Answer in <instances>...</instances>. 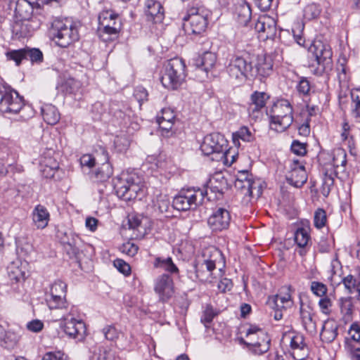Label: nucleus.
<instances>
[{
    "label": "nucleus",
    "mask_w": 360,
    "mask_h": 360,
    "mask_svg": "<svg viewBox=\"0 0 360 360\" xmlns=\"http://www.w3.org/2000/svg\"><path fill=\"white\" fill-rule=\"evenodd\" d=\"M272 70V65L264 63L259 65L254 68L252 63L240 56H232L226 65V71L229 76L240 81H244L246 79H251L257 74L262 77L269 75Z\"/></svg>",
    "instance_id": "nucleus-1"
},
{
    "label": "nucleus",
    "mask_w": 360,
    "mask_h": 360,
    "mask_svg": "<svg viewBox=\"0 0 360 360\" xmlns=\"http://www.w3.org/2000/svg\"><path fill=\"white\" fill-rule=\"evenodd\" d=\"M63 89L68 94H76L81 88L79 81L74 78H68L63 85Z\"/></svg>",
    "instance_id": "nucleus-48"
},
{
    "label": "nucleus",
    "mask_w": 360,
    "mask_h": 360,
    "mask_svg": "<svg viewBox=\"0 0 360 360\" xmlns=\"http://www.w3.org/2000/svg\"><path fill=\"white\" fill-rule=\"evenodd\" d=\"M295 241L300 248H304L307 245L310 236L308 229L304 227L298 228L295 233Z\"/></svg>",
    "instance_id": "nucleus-34"
},
{
    "label": "nucleus",
    "mask_w": 360,
    "mask_h": 360,
    "mask_svg": "<svg viewBox=\"0 0 360 360\" xmlns=\"http://www.w3.org/2000/svg\"><path fill=\"white\" fill-rule=\"evenodd\" d=\"M154 206L162 213L168 212L170 207V201L165 195H160L157 197Z\"/></svg>",
    "instance_id": "nucleus-50"
},
{
    "label": "nucleus",
    "mask_w": 360,
    "mask_h": 360,
    "mask_svg": "<svg viewBox=\"0 0 360 360\" xmlns=\"http://www.w3.org/2000/svg\"><path fill=\"white\" fill-rule=\"evenodd\" d=\"M172 206L179 211H186L192 209L189 203L186 202L181 193L174 198Z\"/></svg>",
    "instance_id": "nucleus-53"
},
{
    "label": "nucleus",
    "mask_w": 360,
    "mask_h": 360,
    "mask_svg": "<svg viewBox=\"0 0 360 360\" xmlns=\"http://www.w3.org/2000/svg\"><path fill=\"white\" fill-rule=\"evenodd\" d=\"M236 187L240 188L245 195L258 198L262 193V186L260 179L253 178L248 171H240L236 177Z\"/></svg>",
    "instance_id": "nucleus-12"
},
{
    "label": "nucleus",
    "mask_w": 360,
    "mask_h": 360,
    "mask_svg": "<svg viewBox=\"0 0 360 360\" xmlns=\"http://www.w3.org/2000/svg\"><path fill=\"white\" fill-rule=\"evenodd\" d=\"M18 341L19 336L15 333L5 330L0 345L6 349H11L17 345Z\"/></svg>",
    "instance_id": "nucleus-32"
},
{
    "label": "nucleus",
    "mask_w": 360,
    "mask_h": 360,
    "mask_svg": "<svg viewBox=\"0 0 360 360\" xmlns=\"http://www.w3.org/2000/svg\"><path fill=\"white\" fill-rule=\"evenodd\" d=\"M321 12L320 6L316 4H310L304 9V18L307 20L317 18Z\"/></svg>",
    "instance_id": "nucleus-41"
},
{
    "label": "nucleus",
    "mask_w": 360,
    "mask_h": 360,
    "mask_svg": "<svg viewBox=\"0 0 360 360\" xmlns=\"http://www.w3.org/2000/svg\"><path fill=\"white\" fill-rule=\"evenodd\" d=\"M176 121V115L173 110L170 108H163L161 111V115L158 116L157 122L162 131V135L169 136L172 134V127Z\"/></svg>",
    "instance_id": "nucleus-20"
},
{
    "label": "nucleus",
    "mask_w": 360,
    "mask_h": 360,
    "mask_svg": "<svg viewBox=\"0 0 360 360\" xmlns=\"http://www.w3.org/2000/svg\"><path fill=\"white\" fill-rule=\"evenodd\" d=\"M101 157H102V154H98V153L96 158L93 157L90 154L83 155L80 158L81 165L83 167L85 166L89 168H91L95 165L96 161L98 162V160H100Z\"/></svg>",
    "instance_id": "nucleus-55"
},
{
    "label": "nucleus",
    "mask_w": 360,
    "mask_h": 360,
    "mask_svg": "<svg viewBox=\"0 0 360 360\" xmlns=\"http://www.w3.org/2000/svg\"><path fill=\"white\" fill-rule=\"evenodd\" d=\"M226 184L225 179L220 174H218L210 179L207 187L205 190L207 191V188H210L213 193L221 194Z\"/></svg>",
    "instance_id": "nucleus-31"
},
{
    "label": "nucleus",
    "mask_w": 360,
    "mask_h": 360,
    "mask_svg": "<svg viewBox=\"0 0 360 360\" xmlns=\"http://www.w3.org/2000/svg\"><path fill=\"white\" fill-rule=\"evenodd\" d=\"M262 110L263 108H259V106L254 105L249 103L248 107V112L250 117H251L254 120H257L260 119L262 117Z\"/></svg>",
    "instance_id": "nucleus-64"
},
{
    "label": "nucleus",
    "mask_w": 360,
    "mask_h": 360,
    "mask_svg": "<svg viewBox=\"0 0 360 360\" xmlns=\"http://www.w3.org/2000/svg\"><path fill=\"white\" fill-rule=\"evenodd\" d=\"M232 140L235 146H240V140L245 142H251L255 140L254 133L247 127L243 126L232 134Z\"/></svg>",
    "instance_id": "nucleus-28"
},
{
    "label": "nucleus",
    "mask_w": 360,
    "mask_h": 360,
    "mask_svg": "<svg viewBox=\"0 0 360 360\" xmlns=\"http://www.w3.org/2000/svg\"><path fill=\"white\" fill-rule=\"evenodd\" d=\"M333 52L328 44L314 41L308 49V66L315 75H322L333 67Z\"/></svg>",
    "instance_id": "nucleus-2"
},
{
    "label": "nucleus",
    "mask_w": 360,
    "mask_h": 360,
    "mask_svg": "<svg viewBox=\"0 0 360 360\" xmlns=\"http://www.w3.org/2000/svg\"><path fill=\"white\" fill-rule=\"evenodd\" d=\"M255 30L259 33V37L263 39H272L276 34V24L273 18L262 16L255 22Z\"/></svg>",
    "instance_id": "nucleus-19"
},
{
    "label": "nucleus",
    "mask_w": 360,
    "mask_h": 360,
    "mask_svg": "<svg viewBox=\"0 0 360 360\" xmlns=\"http://www.w3.org/2000/svg\"><path fill=\"white\" fill-rule=\"evenodd\" d=\"M186 65L179 58H174L167 61L160 77L162 86L168 89H177L186 77Z\"/></svg>",
    "instance_id": "nucleus-6"
},
{
    "label": "nucleus",
    "mask_w": 360,
    "mask_h": 360,
    "mask_svg": "<svg viewBox=\"0 0 360 360\" xmlns=\"http://www.w3.org/2000/svg\"><path fill=\"white\" fill-rule=\"evenodd\" d=\"M53 150H49L47 154L43 155L39 161V167L51 166V167H59L58 161L51 156Z\"/></svg>",
    "instance_id": "nucleus-54"
},
{
    "label": "nucleus",
    "mask_w": 360,
    "mask_h": 360,
    "mask_svg": "<svg viewBox=\"0 0 360 360\" xmlns=\"http://www.w3.org/2000/svg\"><path fill=\"white\" fill-rule=\"evenodd\" d=\"M338 325L334 320H327L324 322L320 338L323 342L330 343L338 335Z\"/></svg>",
    "instance_id": "nucleus-25"
},
{
    "label": "nucleus",
    "mask_w": 360,
    "mask_h": 360,
    "mask_svg": "<svg viewBox=\"0 0 360 360\" xmlns=\"http://www.w3.org/2000/svg\"><path fill=\"white\" fill-rule=\"evenodd\" d=\"M98 33L104 41L112 39L111 36H116L121 29V23L117 14L112 11H103L98 15Z\"/></svg>",
    "instance_id": "nucleus-10"
},
{
    "label": "nucleus",
    "mask_w": 360,
    "mask_h": 360,
    "mask_svg": "<svg viewBox=\"0 0 360 360\" xmlns=\"http://www.w3.org/2000/svg\"><path fill=\"white\" fill-rule=\"evenodd\" d=\"M154 291L160 302H168L175 292L172 274H163L158 276L154 281Z\"/></svg>",
    "instance_id": "nucleus-14"
},
{
    "label": "nucleus",
    "mask_w": 360,
    "mask_h": 360,
    "mask_svg": "<svg viewBox=\"0 0 360 360\" xmlns=\"http://www.w3.org/2000/svg\"><path fill=\"white\" fill-rule=\"evenodd\" d=\"M44 120L51 125L56 124L60 120V113L57 108L51 104H44L41 107Z\"/></svg>",
    "instance_id": "nucleus-29"
},
{
    "label": "nucleus",
    "mask_w": 360,
    "mask_h": 360,
    "mask_svg": "<svg viewBox=\"0 0 360 360\" xmlns=\"http://www.w3.org/2000/svg\"><path fill=\"white\" fill-rule=\"evenodd\" d=\"M100 151L101 152L102 157L98 162H103L99 167L96 169L94 173L95 179L98 181H105L108 180L113 174V169L111 164L109 162L108 153L107 150L101 147Z\"/></svg>",
    "instance_id": "nucleus-21"
},
{
    "label": "nucleus",
    "mask_w": 360,
    "mask_h": 360,
    "mask_svg": "<svg viewBox=\"0 0 360 360\" xmlns=\"http://www.w3.org/2000/svg\"><path fill=\"white\" fill-rule=\"evenodd\" d=\"M25 60H29L32 63L39 64L43 62L42 52L37 48H25Z\"/></svg>",
    "instance_id": "nucleus-39"
},
{
    "label": "nucleus",
    "mask_w": 360,
    "mask_h": 360,
    "mask_svg": "<svg viewBox=\"0 0 360 360\" xmlns=\"http://www.w3.org/2000/svg\"><path fill=\"white\" fill-rule=\"evenodd\" d=\"M103 333L106 340L114 341L119 337V333L115 326L110 325L103 328Z\"/></svg>",
    "instance_id": "nucleus-60"
},
{
    "label": "nucleus",
    "mask_w": 360,
    "mask_h": 360,
    "mask_svg": "<svg viewBox=\"0 0 360 360\" xmlns=\"http://www.w3.org/2000/svg\"><path fill=\"white\" fill-rule=\"evenodd\" d=\"M143 219L141 215H129L128 218L129 229L139 231V229L142 227Z\"/></svg>",
    "instance_id": "nucleus-63"
},
{
    "label": "nucleus",
    "mask_w": 360,
    "mask_h": 360,
    "mask_svg": "<svg viewBox=\"0 0 360 360\" xmlns=\"http://www.w3.org/2000/svg\"><path fill=\"white\" fill-rule=\"evenodd\" d=\"M348 333L351 338L350 340H352L353 343L360 345V326L358 323H353L350 326Z\"/></svg>",
    "instance_id": "nucleus-58"
},
{
    "label": "nucleus",
    "mask_w": 360,
    "mask_h": 360,
    "mask_svg": "<svg viewBox=\"0 0 360 360\" xmlns=\"http://www.w3.org/2000/svg\"><path fill=\"white\" fill-rule=\"evenodd\" d=\"M290 287H283L281 288L279 294H277L278 299L284 305V308L290 307L292 305Z\"/></svg>",
    "instance_id": "nucleus-43"
},
{
    "label": "nucleus",
    "mask_w": 360,
    "mask_h": 360,
    "mask_svg": "<svg viewBox=\"0 0 360 360\" xmlns=\"http://www.w3.org/2000/svg\"><path fill=\"white\" fill-rule=\"evenodd\" d=\"M41 360H69L68 356L61 351L46 352Z\"/></svg>",
    "instance_id": "nucleus-59"
},
{
    "label": "nucleus",
    "mask_w": 360,
    "mask_h": 360,
    "mask_svg": "<svg viewBox=\"0 0 360 360\" xmlns=\"http://www.w3.org/2000/svg\"><path fill=\"white\" fill-rule=\"evenodd\" d=\"M32 32L33 27L27 20L16 21L12 27L13 34L18 39L28 37Z\"/></svg>",
    "instance_id": "nucleus-26"
},
{
    "label": "nucleus",
    "mask_w": 360,
    "mask_h": 360,
    "mask_svg": "<svg viewBox=\"0 0 360 360\" xmlns=\"http://www.w3.org/2000/svg\"><path fill=\"white\" fill-rule=\"evenodd\" d=\"M341 137L343 142L347 143L352 150V147H354V140L349 133V125L347 122H344L342 124V132L341 133Z\"/></svg>",
    "instance_id": "nucleus-56"
},
{
    "label": "nucleus",
    "mask_w": 360,
    "mask_h": 360,
    "mask_svg": "<svg viewBox=\"0 0 360 360\" xmlns=\"http://www.w3.org/2000/svg\"><path fill=\"white\" fill-rule=\"evenodd\" d=\"M287 181L292 186L302 187L307 180L304 165L298 159H293L290 163V171L286 175Z\"/></svg>",
    "instance_id": "nucleus-17"
},
{
    "label": "nucleus",
    "mask_w": 360,
    "mask_h": 360,
    "mask_svg": "<svg viewBox=\"0 0 360 360\" xmlns=\"http://www.w3.org/2000/svg\"><path fill=\"white\" fill-rule=\"evenodd\" d=\"M284 339L290 340L291 355L295 360H304L309 354V349L303 335L295 332L285 335Z\"/></svg>",
    "instance_id": "nucleus-16"
},
{
    "label": "nucleus",
    "mask_w": 360,
    "mask_h": 360,
    "mask_svg": "<svg viewBox=\"0 0 360 360\" xmlns=\"http://www.w3.org/2000/svg\"><path fill=\"white\" fill-rule=\"evenodd\" d=\"M217 314L218 312L212 307V306L207 305L201 316V322L206 328H208V325L212 321L213 319L217 315Z\"/></svg>",
    "instance_id": "nucleus-44"
},
{
    "label": "nucleus",
    "mask_w": 360,
    "mask_h": 360,
    "mask_svg": "<svg viewBox=\"0 0 360 360\" xmlns=\"http://www.w3.org/2000/svg\"><path fill=\"white\" fill-rule=\"evenodd\" d=\"M24 106L23 97L8 84L0 82V111L4 114L16 115Z\"/></svg>",
    "instance_id": "nucleus-8"
},
{
    "label": "nucleus",
    "mask_w": 360,
    "mask_h": 360,
    "mask_svg": "<svg viewBox=\"0 0 360 360\" xmlns=\"http://www.w3.org/2000/svg\"><path fill=\"white\" fill-rule=\"evenodd\" d=\"M297 91L300 94L307 96L310 94L311 82L307 77H301L296 85Z\"/></svg>",
    "instance_id": "nucleus-49"
},
{
    "label": "nucleus",
    "mask_w": 360,
    "mask_h": 360,
    "mask_svg": "<svg viewBox=\"0 0 360 360\" xmlns=\"http://www.w3.org/2000/svg\"><path fill=\"white\" fill-rule=\"evenodd\" d=\"M351 112L353 117L360 119V91L353 90L351 91Z\"/></svg>",
    "instance_id": "nucleus-36"
},
{
    "label": "nucleus",
    "mask_w": 360,
    "mask_h": 360,
    "mask_svg": "<svg viewBox=\"0 0 360 360\" xmlns=\"http://www.w3.org/2000/svg\"><path fill=\"white\" fill-rule=\"evenodd\" d=\"M200 150L205 155L226 153L228 150V141L220 133H212L205 136Z\"/></svg>",
    "instance_id": "nucleus-13"
},
{
    "label": "nucleus",
    "mask_w": 360,
    "mask_h": 360,
    "mask_svg": "<svg viewBox=\"0 0 360 360\" xmlns=\"http://www.w3.org/2000/svg\"><path fill=\"white\" fill-rule=\"evenodd\" d=\"M47 304L49 309H63L67 307L65 297L60 296L59 295L50 294L49 297L46 299Z\"/></svg>",
    "instance_id": "nucleus-38"
},
{
    "label": "nucleus",
    "mask_w": 360,
    "mask_h": 360,
    "mask_svg": "<svg viewBox=\"0 0 360 360\" xmlns=\"http://www.w3.org/2000/svg\"><path fill=\"white\" fill-rule=\"evenodd\" d=\"M217 56L214 53L205 52L196 60L195 65L199 70L208 72L215 65Z\"/></svg>",
    "instance_id": "nucleus-27"
},
{
    "label": "nucleus",
    "mask_w": 360,
    "mask_h": 360,
    "mask_svg": "<svg viewBox=\"0 0 360 360\" xmlns=\"http://www.w3.org/2000/svg\"><path fill=\"white\" fill-rule=\"evenodd\" d=\"M291 150L297 155L304 156L307 153L306 144L297 140L293 141L291 144Z\"/></svg>",
    "instance_id": "nucleus-62"
},
{
    "label": "nucleus",
    "mask_w": 360,
    "mask_h": 360,
    "mask_svg": "<svg viewBox=\"0 0 360 360\" xmlns=\"http://www.w3.org/2000/svg\"><path fill=\"white\" fill-rule=\"evenodd\" d=\"M211 11L201 1H194L184 17V27L188 34H200L205 31Z\"/></svg>",
    "instance_id": "nucleus-3"
},
{
    "label": "nucleus",
    "mask_w": 360,
    "mask_h": 360,
    "mask_svg": "<svg viewBox=\"0 0 360 360\" xmlns=\"http://www.w3.org/2000/svg\"><path fill=\"white\" fill-rule=\"evenodd\" d=\"M300 316L304 328L310 333L314 332L316 326L315 321L313 320L311 312L301 308Z\"/></svg>",
    "instance_id": "nucleus-35"
},
{
    "label": "nucleus",
    "mask_w": 360,
    "mask_h": 360,
    "mask_svg": "<svg viewBox=\"0 0 360 360\" xmlns=\"http://www.w3.org/2000/svg\"><path fill=\"white\" fill-rule=\"evenodd\" d=\"M80 23L72 18L56 20L53 23V35L56 44L66 48L79 39Z\"/></svg>",
    "instance_id": "nucleus-4"
},
{
    "label": "nucleus",
    "mask_w": 360,
    "mask_h": 360,
    "mask_svg": "<svg viewBox=\"0 0 360 360\" xmlns=\"http://www.w3.org/2000/svg\"><path fill=\"white\" fill-rule=\"evenodd\" d=\"M34 250L33 245L25 239L16 241V252L19 257H27Z\"/></svg>",
    "instance_id": "nucleus-33"
},
{
    "label": "nucleus",
    "mask_w": 360,
    "mask_h": 360,
    "mask_svg": "<svg viewBox=\"0 0 360 360\" xmlns=\"http://www.w3.org/2000/svg\"><path fill=\"white\" fill-rule=\"evenodd\" d=\"M67 285L60 280L56 281L51 287L50 294L66 297Z\"/></svg>",
    "instance_id": "nucleus-51"
},
{
    "label": "nucleus",
    "mask_w": 360,
    "mask_h": 360,
    "mask_svg": "<svg viewBox=\"0 0 360 360\" xmlns=\"http://www.w3.org/2000/svg\"><path fill=\"white\" fill-rule=\"evenodd\" d=\"M63 249L70 257L76 256L79 252V249L76 245L75 240L63 241Z\"/></svg>",
    "instance_id": "nucleus-61"
},
{
    "label": "nucleus",
    "mask_w": 360,
    "mask_h": 360,
    "mask_svg": "<svg viewBox=\"0 0 360 360\" xmlns=\"http://www.w3.org/2000/svg\"><path fill=\"white\" fill-rule=\"evenodd\" d=\"M32 221L38 229H45L50 220V214L47 209L41 205H37L32 213Z\"/></svg>",
    "instance_id": "nucleus-24"
},
{
    "label": "nucleus",
    "mask_w": 360,
    "mask_h": 360,
    "mask_svg": "<svg viewBox=\"0 0 360 360\" xmlns=\"http://www.w3.org/2000/svg\"><path fill=\"white\" fill-rule=\"evenodd\" d=\"M63 319V330L70 338L82 340L86 332L85 323L81 319L73 317V309L61 317Z\"/></svg>",
    "instance_id": "nucleus-15"
},
{
    "label": "nucleus",
    "mask_w": 360,
    "mask_h": 360,
    "mask_svg": "<svg viewBox=\"0 0 360 360\" xmlns=\"http://www.w3.org/2000/svg\"><path fill=\"white\" fill-rule=\"evenodd\" d=\"M326 221L327 217L325 210L321 208L316 210L314 217L315 227L319 229L323 228L326 225Z\"/></svg>",
    "instance_id": "nucleus-52"
},
{
    "label": "nucleus",
    "mask_w": 360,
    "mask_h": 360,
    "mask_svg": "<svg viewBox=\"0 0 360 360\" xmlns=\"http://www.w3.org/2000/svg\"><path fill=\"white\" fill-rule=\"evenodd\" d=\"M183 198L192 209L196 208L198 205L202 204L203 200L207 195V190L200 188H191L183 189L180 191Z\"/></svg>",
    "instance_id": "nucleus-23"
},
{
    "label": "nucleus",
    "mask_w": 360,
    "mask_h": 360,
    "mask_svg": "<svg viewBox=\"0 0 360 360\" xmlns=\"http://www.w3.org/2000/svg\"><path fill=\"white\" fill-rule=\"evenodd\" d=\"M293 108L288 100L277 101L270 111V128L277 132L285 131L293 122Z\"/></svg>",
    "instance_id": "nucleus-5"
},
{
    "label": "nucleus",
    "mask_w": 360,
    "mask_h": 360,
    "mask_svg": "<svg viewBox=\"0 0 360 360\" xmlns=\"http://www.w3.org/2000/svg\"><path fill=\"white\" fill-rule=\"evenodd\" d=\"M230 222L229 212L222 207L217 208L214 211L207 219L208 226L214 231H221L228 229Z\"/></svg>",
    "instance_id": "nucleus-18"
},
{
    "label": "nucleus",
    "mask_w": 360,
    "mask_h": 360,
    "mask_svg": "<svg viewBox=\"0 0 360 360\" xmlns=\"http://www.w3.org/2000/svg\"><path fill=\"white\" fill-rule=\"evenodd\" d=\"M225 264L222 252L214 246H209L203 249L201 255L198 257L196 267L205 266L207 270H224Z\"/></svg>",
    "instance_id": "nucleus-11"
},
{
    "label": "nucleus",
    "mask_w": 360,
    "mask_h": 360,
    "mask_svg": "<svg viewBox=\"0 0 360 360\" xmlns=\"http://www.w3.org/2000/svg\"><path fill=\"white\" fill-rule=\"evenodd\" d=\"M335 176L331 172L327 170L323 179L322 190L321 193L324 196H328L330 192V190L334 184V177Z\"/></svg>",
    "instance_id": "nucleus-42"
},
{
    "label": "nucleus",
    "mask_w": 360,
    "mask_h": 360,
    "mask_svg": "<svg viewBox=\"0 0 360 360\" xmlns=\"http://www.w3.org/2000/svg\"><path fill=\"white\" fill-rule=\"evenodd\" d=\"M268 98L264 92L255 91L251 95L250 103L264 109Z\"/></svg>",
    "instance_id": "nucleus-46"
},
{
    "label": "nucleus",
    "mask_w": 360,
    "mask_h": 360,
    "mask_svg": "<svg viewBox=\"0 0 360 360\" xmlns=\"http://www.w3.org/2000/svg\"><path fill=\"white\" fill-rule=\"evenodd\" d=\"M345 348L351 360H360V347L349 339L345 340Z\"/></svg>",
    "instance_id": "nucleus-40"
},
{
    "label": "nucleus",
    "mask_w": 360,
    "mask_h": 360,
    "mask_svg": "<svg viewBox=\"0 0 360 360\" xmlns=\"http://www.w3.org/2000/svg\"><path fill=\"white\" fill-rule=\"evenodd\" d=\"M235 14L238 23L246 26L251 19L250 6L246 3L240 4L236 6Z\"/></svg>",
    "instance_id": "nucleus-30"
},
{
    "label": "nucleus",
    "mask_w": 360,
    "mask_h": 360,
    "mask_svg": "<svg viewBox=\"0 0 360 360\" xmlns=\"http://www.w3.org/2000/svg\"><path fill=\"white\" fill-rule=\"evenodd\" d=\"M146 20L154 24L160 23L164 19V9L161 4L155 0H147L145 3Z\"/></svg>",
    "instance_id": "nucleus-22"
},
{
    "label": "nucleus",
    "mask_w": 360,
    "mask_h": 360,
    "mask_svg": "<svg viewBox=\"0 0 360 360\" xmlns=\"http://www.w3.org/2000/svg\"><path fill=\"white\" fill-rule=\"evenodd\" d=\"M153 266L156 269H163L165 270H179L174 264L171 257H158L155 258Z\"/></svg>",
    "instance_id": "nucleus-37"
},
{
    "label": "nucleus",
    "mask_w": 360,
    "mask_h": 360,
    "mask_svg": "<svg viewBox=\"0 0 360 360\" xmlns=\"http://www.w3.org/2000/svg\"><path fill=\"white\" fill-rule=\"evenodd\" d=\"M244 344L255 354L261 355L270 348L271 340L267 333L256 325H250L246 330Z\"/></svg>",
    "instance_id": "nucleus-9"
},
{
    "label": "nucleus",
    "mask_w": 360,
    "mask_h": 360,
    "mask_svg": "<svg viewBox=\"0 0 360 360\" xmlns=\"http://www.w3.org/2000/svg\"><path fill=\"white\" fill-rule=\"evenodd\" d=\"M353 304L351 297L342 298L340 303L341 312L348 317L351 316L353 311Z\"/></svg>",
    "instance_id": "nucleus-57"
},
{
    "label": "nucleus",
    "mask_w": 360,
    "mask_h": 360,
    "mask_svg": "<svg viewBox=\"0 0 360 360\" xmlns=\"http://www.w3.org/2000/svg\"><path fill=\"white\" fill-rule=\"evenodd\" d=\"M142 188L141 181L136 174H123L114 184L117 195L126 201L135 199Z\"/></svg>",
    "instance_id": "nucleus-7"
},
{
    "label": "nucleus",
    "mask_w": 360,
    "mask_h": 360,
    "mask_svg": "<svg viewBox=\"0 0 360 360\" xmlns=\"http://www.w3.org/2000/svg\"><path fill=\"white\" fill-rule=\"evenodd\" d=\"M25 49L12 50L6 53L8 60L15 61L16 65H19L22 60H25Z\"/></svg>",
    "instance_id": "nucleus-47"
},
{
    "label": "nucleus",
    "mask_w": 360,
    "mask_h": 360,
    "mask_svg": "<svg viewBox=\"0 0 360 360\" xmlns=\"http://www.w3.org/2000/svg\"><path fill=\"white\" fill-rule=\"evenodd\" d=\"M347 165V154L342 148L336 149L333 153V166L335 168Z\"/></svg>",
    "instance_id": "nucleus-45"
}]
</instances>
